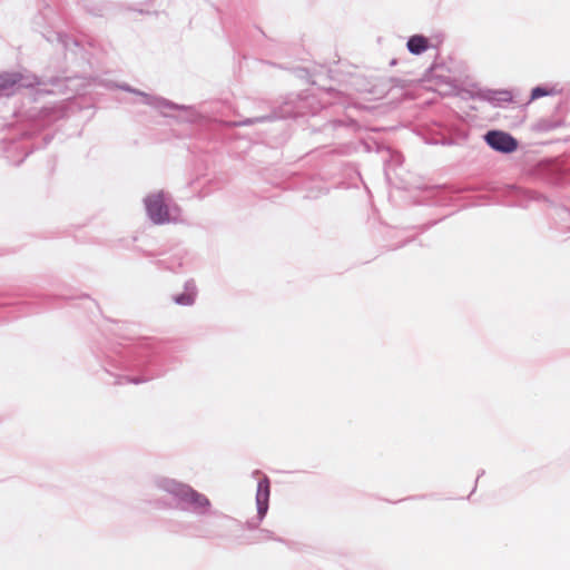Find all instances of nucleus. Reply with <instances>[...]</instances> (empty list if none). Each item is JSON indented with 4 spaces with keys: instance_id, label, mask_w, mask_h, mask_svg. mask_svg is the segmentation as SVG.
Here are the masks:
<instances>
[{
    "instance_id": "9",
    "label": "nucleus",
    "mask_w": 570,
    "mask_h": 570,
    "mask_svg": "<svg viewBox=\"0 0 570 570\" xmlns=\"http://www.w3.org/2000/svg\"><path fill=\"white\" fill-rule=\"evenodd\" d=\"M177 302H178V303H181V304H189V303H190V301H189V299H185L184 297H179V298L177 299Z\"/></svg>"
},
{
    "instance_id": "7",
    "label": "nucleus",
    "mask_w": 570,
    "mask_h": 570,
    "mask_svg": "<svg viewBox=\"0 0 570 570\" xmlns=\"http://www.w3.org/2000/svg\"><path fill=\"white\" fill-rule=\"evenodd\" d=\"M22 77L20 73H6L0 77V90L2 92L9 94L8 91L14 86L19 85Z\"/></svg>"
},
{
    "instance_id": "8",
    "label": "nucleus",
    "mask_w": 570,
    "mask_h": 570,
    "mask_svg": "<svg viewBox=\"0 0 570 570\" xmlns=\"http://www.w3.org/2000/svg\"><path fill=\"white\" fill-rule=\"evenodd\" d=\"M553 94V90L552 89H547V88H542V87H537L532 90V94H531V99L534 100V99H538V98H541L543 96H549V95H552Z\"/></svg>"
},
{
    "instance_id": "5",
    "label": "nucleus",
    "mask_w": 570,
    "mask_h": 570,
    "mask_svg": "<svg viewBox=\"0 0 570 570\" xmlns=\"http://www.w3.org/2000/svg\"><path fill=\"white\" fill-rule=\"evenodd\" d=\"M407 49L414 55H420L429 48V40L420 35L412 36L407 41Z\"/></svg>"
},
{
    "instance_id": "6",
    "label": "nucleus",
    "mask_w": 570,
    "mask_h": 570,
    "mask_svg": "<svg viewBox=\"0 0 570 570\" xmlns=\"http://www.w3.org/2000/svg\"><path fill=\"white\" fill-rule=\"evenodd\" d=\"M163 488L183 500L187 494L186 490H190L191 487L175 480H166L164 481Z\"/></svg>"
},
{
    "instance_id": "1",
    "label": "nucleus",
    "mask_w": 570,
    "mask_h": 570,
    "mask_svg": "<svg viewBox=\"0 0 570 570\" xmlns=\"http://www.w3.org/2000/svg\"><path fill=\"white\" fill-rule=\"evenodd\" d=\"M145 203L148 215L155 223L161 224L168 220V207L161 193L149 195Z\"/></svg>"
},
{
    "instance_id": "3",
    "label": "nucleus",
    "mask_w": 570,
    "mask_h": 570,
    "mask_svg": "<svg viewBox=\"0 0 570 570\" xmlns=\"http://www.w3.org/2000/svg\"><path fill=\"white\" fill-rule=\"evenodd\" d=\"M186 491H187V494L183 499L184 501L189 503L195 510H197L202 513H205L209 510L210 501L208 500L207 497L195 491L193 488H190V490H186Z\"/></svg>"
},
{
    "instance_id": "2",
    "label": "nucleus",
    "mask_w": 570,
    "mask_h": 570,
    "mask_svg": "<svg viewBox=\"0 0 570 570\" xmlns=\"http://www.w3.org/2000/svg\"><path fill=\"white\" fill-rule=\"evenodd\" d=\"M487 142L494 149L510 153L517 148V141L513 137L501 131H490L485 136Z\"/></svg>"
},
{
    "instance_id": "4",
    "label": "nucleus",
    "mask_w": 570,
    "mask_h": 570,
    "mask_svg": "<svg viewBox=\"0 0 570 570\" xmlns=\"http://www.w3.org/2000/svg\"><path fill=\"white\" fill-rule=\"evenodd\" d=\"M268 499H269V482L267 479L258 482L257 493H256V503L258 513L263 517L268 509Z\"/></svg>"
}]
</instances>
